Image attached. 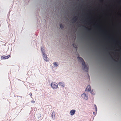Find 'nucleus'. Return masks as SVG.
I'll return each instance as SVG.
<instances>
[{"instance_id":"obj_1","label":"nucleus","mask_w":121,"mask_h":121,"mask_svg":"<svg viewBox=\"0 0 121 121\" xmlns=\"http://www.w3.org/2000/svg\"><path fill=\"white\" fill-rule=\"evenodd\" d=\"M77 59L78 62L82 63L83 70L86 72H88V68L87 65H86L85 62L84 61L82 57L79 56H78L77 57Z\"/></svg>"},{"instance_id":"obj_2","label":"nucleus","mask_w":121,"mask_h":121,"mask_svg":"<svg viewBox=\"0 0 121 121\" xmlns=\"http://www.w3.org/2000/svg\"><path fill=\"white\" fill-rule=\"evenodd\" d=\"M50 86L54 90L58 88V84L55 82H52L50 84Z\"/></svg>"},{"instance_id":"obj_3","label":"nucleus","mask_w":121,"mask_h":121,"mask_svg":"<svg viewBox=\"0 0 121 121\" xmlns=\"http://www.w3.org/2000/svg\"><path fill=\"white\" fill-rule=\"evenodd\" d=\"M81 96L83 99L85 100H87L88 99V95L85 92L82 94L81 95Z\"/></svg>"},{"instance_id":"obj_4","label":"nucleus","mask_w":121,"mask_h":121,"mask_svg":"<svg viewBox=\"0 0 121 121\" xmlns=\"http://www.w3.org/2000/svg\"><path fill=\"white\" fill-rule=\"evenodd\" d=\"M43 59L46 62L49 61V58L47 57V55L46 53H43Z\"/></svg>"},{"instance_id":"obj_5","label":"nucleus","mask_w":121,"mask_h":121,"mask_svg":"<svg viewBox=\"0 0 121 121\" xmlns=\"http://www.w3.org/2000/svg\"><path fill=\"white\" fill-rule=\"evenodd\" d=\"M10 56V55H8L7 56L3 55L1 57V58L2 59H7Z\"/></svg>"},{"instance_id":"obj_6","label":"nucleus","mask_w":121,"mask_h":121,"mask_svg":"<svg viewBox=\"0 0 121 121\" xmlns=\"http://www.w3.org/2000/svg\"><path fill=\"white\" fill-rule=\"evenodd\" d=\"M76 110L74 109L71 110L70 112V115L71 116L73 115L74 114Z\"/></svg>"},{"instance_id":"obj_7","label":"nucleus","mask_w":121,"mask_h":121,"mask_svg":"<svg viewBox=\"0 0 121 121\" xmlns=\"http://www.w3.org/2000/svg\"><path fill=\"white\" fill-rule=\"evenodd\" d=\"M87 90H88V91H91V93H92V92L93 91H91V86H90L88 85L87 86V88L85 90V91H87Z\"/></svg>"},{"instance_id":"obj_8","label":"nucleus","mask_w":121,"mask_h":121,"mask_svg":"<svg viewBox=\"0 0 121 121\" xmlns=\"http://www.w3.org/2000/svg\"><path fill=\"white\" fill-rule=\"evenodd\" d=\"M58 85L59 86H61L62 87H64L65 86L64 83L63 82H60L58 83Z\"/></svg>"},{"instance_id":"obj_9","label":"nucleus","mask_w":121,"mask_h":121,"mask_svg":"<svg viewBox=\"0 0 121 121\" xmlns=\"http://www.w3.org/2000/svg\"><path fill=\"white\" fill-rule=\"evenodd\" d=\"M51 117L53 119H54L55 118V113L54 111H53L52 112V115Z\"/></svg>"},{"instance_id":"obj_10","label":"nucleus","mask_w":121,"mask_h":121,"mask_svg":"<svg viewBox=\"0 0 121 121\" xmlns=\"http://www.w3.org/2000/svg\"><path fill=\"white\" fill-rule=\"evenodd\" d=\"M53 64L55 67H57L59 65L58 63L56 62L54 63H53Z\"/></svg>"},{"instance_id":"obj_11","label":"nucleus","mask_w":121,"mask_h":121,"mask_svg":"<svg viewBox=\"0 0 121 121\" xmlns=\"http://www.w3.org/2000/svg\"><path fill=\"white\" fill-rule=\"evenodd\" d=\"M37 117L38 118H40L41 116V114L40 113H38L37 114Z\"/></svg>"},{"instance_id":"obj_12","label":"nucleus","mask_w":121,"mask_h":121,"mask_svg":"<svg viewBox=\"0 0 121 121\" xmlns=\"http://www.w3.org/2000/svg\"><path fill=\"white\" fill-rule=\"evenodd\" d=\"M41 50L42 53H43L45 52L44 49H43L42 48Z\"/></svg>"},{"instance_id":"obj_13","label":"nucleus","mask_w":121,"mask_h":121,"mask_svg":"<svg viewBox=\"0 0 121 121\" xmlns=\"http://www.w3.org/2000/svg\"><path fill=\"white\" fill-rule=\"evenodd\" d=\"M31 102L32 103L34 104L35 103V101L34 100H32L31 101Z\"/></svg>"},{"instance_id":"obj_14","label":"nucleus","mask_w":121,"mask_h":121,"mask_svg":"<svg viewBox=\"0 0 121 121\" xmlns=\"http://www.w3.org/2000/svg\"><path fill=\"white\" fill-rule=\"evenodd\" d=\"M93 113L94 115H95V112H93Z\"/></svg>"},{"instance_id":"obj_15","label":"nucleus","mask_w":121,"mask_h":121,"mask_svg":"<svg viewBox=\"0 0 121 121\" xmlns=\"http://www.w3.org/2000/svg\"><path fill=\"white\" fill-rule=\"evenodd\" d=\"M95 110L96 112L97 111V108H95Z\"/></svg>"},{"instance_id":"obj_16","label":"nucleus","mask_w":121,"mask_h":121,"mask_svg":"<svg viewBox=\"0 0 121 121\" xmlns=\"http://www.w3.org/2000/svg\"><path fill=\"white\" fill-rule=\"evenodd\" d=\"M94 107H95V108H97V107H96V105H94Z\"/></svg>"},{"instance_id":"obj_17","label":"nucleus","mask_w":121,"mask_h":121,"mask_svg":"<svg viewBox=\"0 0 121 121\" xmlns=\"http://www.w3.org/2000/svg\"><path fill=\"white\" fill-rule=\"evenodd\" d=\"M30 96H32V94H31V93H30Z\"/></svg>"},{"instance_id":"obj_18","label":"nucleus","mask_w":121,"mask_h":121,"mask_svg":"<svg viewBox=\"0 0 121 121\" xmlns=\"http://www.w3.org/2000/svg\"><path fill=\"white\" fill-rule=\"evenodd\" d=\"M109 54H111V53H109ZM114 54H117V53H114ZM118 54H119V53H118Z\"/></svg>"},{"instance_id":"obj_19","label":"nucleus","mask_w":121,"mask_h":121,"mask_svg":"<svg viewBox=\"0 0 121 121\" xmlns=\"http://www.w3.org/2000/svg\"><path fill=\"white\" fill-rule=\"evenodd\" d=\"M113 60H114V61H116L114 59H113Z\"/></svg>"}]
</instances>
